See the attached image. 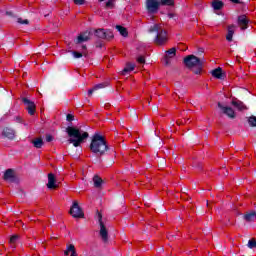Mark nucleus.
<instances>
[{"instance_id":"obj_1","label":"nucleus","mask_w":256,"mask_h":256,"mask_svg":"<svg viewBox=\"0 0 256 256\" xmlns=\"http://www.w3.org/2000/svg\"><path fill=\"white\" fill-rule=\"evenodd\" d=\"M66 131L70 137L68 142L74 145V147H79L89 137V133L76 127H68Z\"/></svg>"},{"instance_id":"obj_2","label":"nucleus","mask_w":256,"mask_h":256,"mask_svg":"<svg viewBox=\"0 0 256 256\" xmlns=\"http://www.w3.org/2000/svg\"><path fill=\"white\" fill-rule=\"evenodd\" d=\"M90 150L92 153L103 155L105 151H107V142H105V138L99 134H95L90 144Z\"/></svg>"},{"instance_id":"obj_3","label":"nucleus","mask_w":256,"mask_h":256,"mask_svg":"<svg viewBox=\"0 0 256 256\" xmlns=\"http://www.w3.org/2000/svg\"><path fill=\"white\" fill-rule=\"evenodd\" d=\"M157 32V36L155 38L156 45H165V42L168 40L167 31L161 30V25L154 24L149 28L150 33Z\"/></svg>"},{"instance_id":"obj_4","label":"nucleus","mask_w":256,"mask_h":256,"mask_svg":"<svg viewBox=\"0 0 256 256\" xmlns=\"http://www.w3.org/2000/svg\"><path fill=\"white\" fill-rule=\"evenodd\" d=\"M184 63L186 67H189V69H193V67H196L197 68V71H195L196 75H199V73H201V67L203 66V61H201L195 55L187 56L184 59Z\"/></svg>"},{"instance_id":"obj_5","label":"nucleus","mask_w":256,"mask_h":256,"mask_svg":"<svg viewBox=\"0 0 256 256\" xmlns=\"http://www.w3.org/2000/svg\"><path fill=\"white\" fill-rule=\"evenodd\" d=\"M97 219L100 225V237L103 241H107V239H109V232L107 231L105 223H103V215L99 212L97 214Z\"/></svg>"},{"instance_id":"obj_6","label":"nucleus","mask_w":256,"mask_h":256,"mask_svg":"<svg viewBox=\"0 0 256 256\" xmlns=\"http://www.w3.org/2000/svg\"><path fill=\"white\" fill-rule=\"evenodd\" d=\"M70 215L76 219H81V217H83V210H81V207H79V203L77 201L73 202V205L70 209Z\"/></svg>"},{"instance_id":"obj_7","label":"nucleus","mask_w":256,"mask_h":256,"mask_svg":"<svg viewBox=\"0 0 256 256\" xmlns=\"http://www.w3.org/2000/svg\"><path fill=\"white\" fill-rule=\"evenodd\" d=\"M161 2L159 0H147L146 7L149 13H157L159 11V6Z\"/></svg>"},{"instance_id":"obj_8","label":"nucleus","mask_w":256,"mask_h":256,"mask_svg":"<svg viewBox=\"0 0 256 256\" xmlns=\"http://www.w3.org/2000/svg\"><path fill=\"white\" fill-rule=\"evenodd\" d=\"M95 35L99 39H113V32L111 30L98 29L96 30Z\"/></svg>"},{"instance_id":"obj_9","label":"nucleus","mask_w":256,"mask_h":256,"mask_svg":"<svg viewBox=\"0 0 256 256\" xmlns=\"http://www.w3.org/2000/svg\"><path fill=\"white\" fill-rule=\"evenodd\" d=\"M23 103L26 106L29 115H35V111L37 109L35 102L29 100L28 98H23Z\"/></svg>"},{"instance_id":"obj_10","label":"nucleus","mask_w":256,"mask_h":256,"mask_svg":"<svg viewBox=\"0 0 256 256\" xmlns=\"http://www.w3.org/2000/svg\"><path fill=\"white\" fill-rule=\"evenodd\" d=\"M219 109H221L224 115H227L230 119H235V110L231 107L223 106L221 103H218Z\"/></svg>"},{"instance_id":"obj_11","label":"nucleus","mask_w":256,"mask_h":256,"mask_svg":"<svg viewBox=\"0 0 256 256\" xmlns=\"http://www.w3.org/2000/svg\"><path fill=\"white\" fill-rule=\"evenodd\" d=\"M47 187L48 189H57V187H59V184L57 183V178H55V174H48Z\"/></svg>"},{"instance_id":"obj_12","label":"nucleus","mask_w":256,"mask_h":256,"mask_svg":"<svg viewBox=\"0 0 256 256\" xmlns=\"http://www.w3.org/2000/svg\"><path fill=\"white\" fill-rule=\"evenodd\" d=\"M237 29V26L235 25H229L227 27V35H226V41H229L231 43V41H233V35H235V31Z\"/></svg>"},{"instance_id":"obj_13","label":"nucleus","mask_w":256,"mask_h":256,"mask_svg":"<svg viewBox=\"0 0 256 256\" xmlns=\"http://www.w3.org/2000/svg\"><path fill=\"white\" fill-rule=\"evenodd\" d=\"M3 179L5 181L13 182L15 181V171L13 169H8L4 172Z\"/></svg>"},{"instance_id":"obj_14","label":"nucleus","mask_w":256,"mask_h":256,"mask_svg":"<svg viewBox=\"0 0 256 256\" xmlns=\"http://www.w3.org/2000/svg\"><path fill=\"white\" fill-rule=\"evenodd\" d=\"M3 137H6L7 139H15V130L11 128H4L2 132Z\"/></svg>"},{"instance_id":"obj_15","label":"nucleus","mask_w":256,"mask_h":256,"mask_svg":"<svg viewBox=\"0 0 256 256\" xmlns=\"http://www.w3.org/2000/svg\"><path fill=\"white\" fill-rule=\"evenodd\" d=\"M249 24V20H247V16L242 15L238 18V25L242 30L247 29V25Z\"/></svg>"},{"instance_id":"obj_16","label":"nucleus","mask_w":256,"mask_h":256,"mask_svg":"<svg viewBox=\"0 0 256 256\" xmlns=\"http://www.w3.org/2000/svg\"><path fill=\"white\" fill-rule=\"evenodd\" d=\"M232 105H233V107H236V109H238V111L247 110V106H245V104H243V102H241L237 99L232 100Z\"/></svg>"},{"instance_id":"obj_17","label":"nucleus","mask_w":256,"mask_h":256,"mask_svg":"<svg viewBox=\"0 0 256 256\" xmlns=\"http://www.w3.org/2000/svg\"><path fill=\"white\" fill-rule=\"evenodd\" d=\"M64 255L77 256V251L75 250V246L73 244L68 245L66 250L64 251Z\"/></svg>"},{"instance_id":"obj_18","label":"nucleus","mask_w":256,"mask_h":256,"mask_svg":"<svg viewBox=\"0 0 256 256\" xmlns=\"http://www.w3.org/2000/svg\"><path fill=\"white\" fill-rule=\"evenodd\" d=\"M177 55V49L171 48L168 51H166V65H169V59H173Z\"/></svg>"},{"instance_id":"obj_19","label":"nucleus","mask_w":256,"mask_h":256,"mask_svg":"<svg viewBox=\"0 0 256 256\" xmlns=\"http://www.w3.org/2000/svg\"><path fill=\"white\" fill-rule=\"evenodd\" d=\"M135 70V64L127 63L124 69L121 72V75H127V73H131V71Z\"/></svg>"},{"instance_id":"obj_20","label":"nucleus","mask_w":256,"mask_h":256,"mask_svg":"<svg viewBox=\"0 0 256 256\" xmlns=\"http://www.w3.org/2000/svg\"><path fill=\"white\" fill-rule=\"evenodd\" d=\"M212 75L216 79H223V70L221 68H216L212 71Z\"/></svg>"},{"instance_id":"obj_21","label":"nucleus","mask_w":256,"mask_h":256,"mask_svg":"<svg viewBox=\"0 0 256 256\" xmlns=\"http://www.w3.org/2000/svg\"><path fill=\"white\" fill-rule=\"evenodd\" d=\"M32 144L36 149H41L43 147V139L35 138L34 140H32Z\"/></svg>"},{"instance_id":"obj_22","label":"nucleus","mask_w":256,"mask_h":256,"mask_svg":"<svg viewBox=\"0 0 256 256\" xmlns=\"http://www.w3.org/2000/svg\"><path fill=\"white\" fill-rule=\"evenodd\" d=\"M223 1L214 0L212 2V7L215 9V11H219L220 9H223Z\"/></svg>"},{"instance_id":"obj_23","label":"nucleus","mask_w":256,"mask_h":256,"mask_svg":"<svg viewBox=\"0 0 256 256\" xmlns=\"http://www.w3.org/2000/svg\"><path fill=\"white\" fill-rule=\"evenodd\" d=\"M245 221L251 222V221H256V213L255 212H248L244 216Z\"/></svg>"},{"instance_id":"obj_24","label":"nucleus","mask_w":256,"mask_h":256,"mask_svg":"<svg viewBox=\"0 0 256 256\" xmlns=\"http://www.w3.org/2000/svg\"><path fill=\"white\" fill-rule=\"evenodd\" d=\"M88 39H89V33L86 32V33L80 34L77 37V43H84Z\"/></svg>"},{"instance_id":"obj_25","label":"nucleus","mask_w":256,"mask_h":256,"mask_svg":"<svg viewBox=\"0 0 256 256\" xmlns=\"http://www.w3.org/2000/svg\"><path fill=\"white\" fill-rule=\"evenodd\" d=\"M93 183L95 187H101V185H103V179H101L99 176H94Z\"/></svg>"},{"instance_id":"obj_26","label":"nucleus","mask_w":256,"mask_h":256,"mask_svg":"<svg viewBox=\"0 0 256 256\" xmlns=\"http://www.w3.org/2000/svg\"><path fill=\"white\" fill-rule=\"evenodd\" d=\"M117 31H119L120 35H122V37H127L128 33H127V28L123 27V26H116Z\"/></svg>"},{"instance_id":"obj_27","label":"nucleus","mask_w":256,"mask_h":256,"mask_svg":"<svg viewBox=\"0 0 256 256\" xmlns=\"http://www.w3.org/2000/svg\"><path fill=\"white\" fill-rule=\"evenodd\" d=\"M104 87H105V84H97L88 91V95H93V92L97 91L98 89H103Z\"/></svg>"},{"instance_id":"obj_28","label":"nucleus","mask_w":256,"mask_h":256,"mask_svg":"<svg viewBox=\"0 0 256 256\" xmlns=\"http://www.w3.org/2000/svg\"><path fill=\"white\" fill-rule=\"evenodd\" d=\"M248 247L249 249H256V239L252 238L248 241Z\"/></svg>"},{"instance_id":"obj_29","label":"nucleus","mask_w":256,"mask_h":256,"mask_svg":"<svg viewBox=\"0 0 256 256\" xmlns=\"http://www.w3.org/2000/svg\"><path fill=\"white\" fill-rule=\"evenodd\" d=\"M175 2L173 0H161L160 1V5H168V6H171V5H174Z\"/></svg>"},{"instance_id":"obj_30","label":"nucleus","mask_w":256,"mask_h":256,"mask_svg":"<svg viewBox=\"0 0 256 256\" xmlns=\"http://www.w3.org/2000/svg\"><path fill=\"white\" fill-rule=\"evenodd\" d=\"M248 123H249V125H251V127H256V117L255 116H251L248 119Z\"/></svg>"},{"instance_id":"obj_31","label":"nucleus","mask_w":256,"mask_h":256,"mask_svg":"<svg viewBox=\"0 0 256 256\" xmlns=\"http://www.w3.org/2000/svg\"><path fill=\"white\" fill-rule=\"evenodd\" d=\"M17 241H19V235H13L10 238V244L11 245H15L17 243Z\"/></svg>"},{"instance_id":"obj_32","label":"nucleus","mask_w":256,"mask_h":256,"mask_svg":"<svg viewBox=\"0 0 256 256\" xmlns=\"http://www.w3.org/2000/svg\"><path fill=\"white\" fill-rule=\"evenodd\" d=\"M115 0H108L106 2L107 9H113Z\"/></svg>"},{"instance_id":"obj_33","label":"nucleus","mask_w":256,"mask_h":256,"mask_svg":"<svg viewBox=\"0 0 256 256\" xmlns=\"http://www.w3.org/2000/svg\"><path fill=\"white\" fill-rule=\"evenodd\" d=\"M17 22L20 23V25H29V20L27 19L23 20V18H18Z\"/></svg>"},{"instance_id":"obj_34","label":"nucleus","mask_w":256,"mask_h":256,"mask_svg":"<svg viewBox=\"0 0 256 256\" xmlns=\"http://www.w3.org/2000/svg\"><path fill=\"white\" fill-rule=\"evenodd\" d=\"M73 55H74L75 59H80V57H83V54H81L79 52H73Z\"/></svg>"},{"instance_id":"obj_35","label":"nucleus","mask_w":256,"mask_h":256,"mask_svg":"<svg viewBox=\"0 0 256 256\" xmlns=\"http://www.w3.org/2000/svg\"><path fill=\"white\" fill-rule=\"evenodd\" d=\"M75 5H83L85 3V0H73Z\"/></svg>"},{"instance_id":"obj_36","label":"nucleus","mask_w":256,"mask_h":256,"mask_svg":"<svg viewBox=\"0 0 256 256\" xmlns=\"http://www.w3.org/2000/svg\"><path fill=\"white\" fill-rule=\"evenodd\" d=\"M137 61H138L139 63L143 64V63H145V57L140 56V57L137 58Z\"/></svg>"},{"instance_id":"obj_37","label":"nucleus","mask_w":256,"mask_h":256,"mask_svg":"<svg viewBox=\"0 0 256 256\" xmlns=\"http://www.w3.org/2000/svg\"><path fill=\"white\" fill-rule=\"evenodd\" d=\"M46 141H47L48 143H51V141H53V136L47 135V136H46Z\"/></svg>"},{"instance_id":"obj_38","label":"nucleus","mask_w":256,"mask_h":256,"mask_svg":"<svg viewBox=\"0 0 256 256\" xmlns=\"http://www.w3.org/2000/svg\"><path fill=\"white\" fill-rule=\"evenodd\" d=\"M67 121H73V115L68 114L67 115Z\"/></svg>"},{"instance_id":"obj_39","label":"nucleus","mask_w":256,"mask_h":256,"mask_svg":"<svg viewBox=\"0 0 256 256\" xmlns=\"http://www.w3.org/2000/svg\"><path fill=\"white\" fill-rule=\"evenodd\" d=\"M15 121H16V123H21V117L17 116V117L15 118Z\"/></svg>"},{"instance_id":"obj_40","label":"nucleus","mask_w":256,"mask_h":256,"mask_svg":"<svg viewBox=\"0 0 256 256\" xmlns=\"http://www.w3.org/2000/svg\"><path fill=\"white\" fill-rule=\"evenodd\" d=\"M232 3H239V0H230Z\"/></svg>"},{"instance_id":"obj_41","label":"nucleus","mask_w":256,"mask_h":256,"mask_svg":"<svg viewBox=\"0 0 256 256\" xmlns=\"http://www.w3.org/2000/svg\"><path fill=\"white\" fill-rule=\"evenodd\" d=\"M168 239H169L170 241H173V236L169 235V236H168Z\"/></svg>"},{"instance_id":"obj_42","label":"nucleus","mask_w":256,"mask_h":256,"mask_svg":"<svg viewBox=\"0 0 256 256\" xmlns=\"http://www.w3.org/2000/svg\"><path fill=\"white\" fill-rule=\"evenodd\" d=\"M82 49H87V47H85V46H82Z\"/></svg>"},{"instance_id":"obj_43","label":"nucleus","mask_w":256,"mask_h":256,"mask_svg":"<svg viewBox=\"0 0 256 256\" xmlns=\"http://www.w3.org/2000/svg\"><path fill=\"white\" fill-rule=\"evenodd\" d=\"M169 17H173V14H169Z\"/></svg>"},{"instance_id":"obj_44","label":"nucleus","mask_w":256,"mask_h":256,"mask_svg":"<svg viewBox=\"0 0 256 256\" xmlns=\"http://www.w3.org/2000/svg\"><path fill=\"white\" fill-rule=\"evenodd\" d=\"M99 1H105V0H99Z\"/></svg>"}]
</instances>
